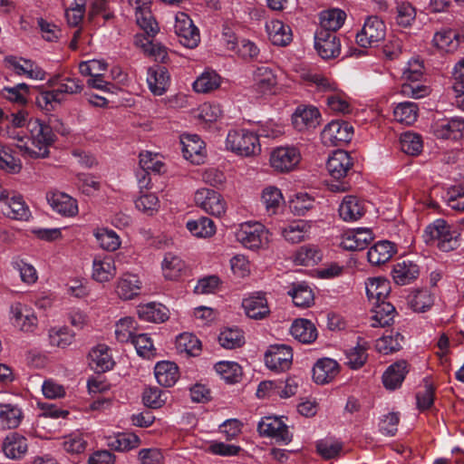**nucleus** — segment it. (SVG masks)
I'll return each instance as SVG.
<instances>
[{"mask_svg":"<svg viewBox=\"0 0 464 464\" xmlns=\"http://www.w3.org/2000/svg\"><path fill=\"white\" fill-rule=\"evenodd\" d=\"M52 83L57 85V89L54 91L57 92L59 97H62L63 94H78L83 91V83L78 78L55 76L52 80Z\"/></svg>","mask_w":464,"mask_h":464,"instance_id":"4d7b16f0","label":"nucleus"},{"mask_svg":"<svg viewBox=\"0 0 464 464\" xmlns=\"http://www.w3.org/2000/svg\"><path fill=\"white\" fill-rule=\"evenodd\" d=\"M242 306L246 314L255 320L263 319L270 313L267 300L261 293H256L245 298L242 302Z\"/></svg>","mask_w":464,"mask_h":464,"instance_id":"a878e982","label":"nucleus"},{"mask_svg":"<svg viewBox=\"0 0 464 464\" xmlns=\"http://www.w3.org/2000/svg\"><path fill=\"white\" fill-rule=\"evenodd\" d=\"M48 343L51 347L65 349L75 338V334L66 325H55L48 329Z\"/></svg>","mask_w":464,"mask_h":464,"instance_id":"58836bf2","label":"nucleus"},{"mask_svg":"<svg viewBox=\"0 0 464 464\" xmlns=\"http://www.w3.org/2000/svg\"><path fill=\"white\" fill-rule=\"evenodd\" d=\"M321 114L314 106H299L292 115V124L298 131L315 129L320 124Z\"/></svg>","mask_w":464,"mask_h":464,"instance_id":"a211bd4d","label":"nucleus"},{"mask_svg":"<svg viewBox=\"0 0 464 464\" xmlns=\"http://www.w3.org/2000/svg\"><path fill=\"white\" fill-rule=\"evenodd\" d=\"M218 343L225 349H236L245 343L244 333L238 328H226L218 335Z\"/></svg>","mask_w":464,"mask_h":464,"instance_id":"052dcab7","label":"nucleus"},{"mask_svg":"<svg viewBox=\"0 0 464 464\" xmlns=\"http://www.w3.org/2000/svg\"><path fill=\"white\" fill-rule=\"evenodd\" d=\"M226 149L237 156L258 155L261 145L258 135L246 129L230 130L226 138Z\"/></svg>","mask_w":464,"mask_h":464,"instance_id":"7ed1b4c3","label":"nucleus"},{"mask_svg":"<svg viewBox=\"0 0 464 464\" xmlns=\"http://www.w3.org/2000/svg\"><path fill=\"white\" fill-rule=\"evenodd\" d=\"M418 105L412 102H400L393 109L394 120L405 125L414 123L418 118Z\"/></svg>","mask_w":464,"mask_h":464,"instance_id":"09e8293b","label":"nucleus"},{"mask_svg":"<svg viewBox=\"0 0 464 464\" xmlns=\"http://www.w3.org/2000/svg\"><path fill=\"white\" fill-rule=\"evenodd\" d=\"M93 236L99 246L109 252H114L120 248L121 241L118 234L107 227H98L94 230Z\"/></svg>","mask_w":464,"mask_h":464,"instance_id":"de8ad7c7","label":"nucleus"},{"mask_svg":"<svg viewBox=\"0 0 464 464\" xmlns=\"http://www.w3.org/2000/svg\"><path fill=\"white\" fill-rule=\"evenodd\" d=\"M459 236L456 228L446 220L438 218L427 226L423 239L427 245L436 246L443 252H449L459 246Z\"/></svg>","mask_w":464,"mask_h":464,"instance_id":"f03ea898","label":"nucleus"},{"mask_svg":"<svg viewBox=\"0 0 464 464\" xmlns=\"http://www.w3.org/2000/svg\"><path fill=\"white\" fill-rule=\"evenodd\" d=\"M403 336L399 333L383 335L376 341V350L382 354H390L401 349Z\"/></svg>","mask_w":464,"mask_h":464,"instance_id":"e2e57ef3","label":"nucleus"},{"mask_svg":"<svg viewBox=\"0 0 464 464\" xmlns=\"http://www.w3.org/2000/svg\"><path fill=\"white\" fill-rule=\"evenodd\" d=\"M290 333L295 340L302 343H312L318 336L314 324L304 318L295 319L292 323Z\"/></svg>","mask_w":464,"mask_h":464,"instance_id":"2f4dec72","label":"nucleus"},{"mask_svg":"<svg viewBox=\"0 0 464 464\" xmlns=\"http://www.w3.org/2000/svg\"><path fill=\"white\" fill-rule=\"evenodd\" d=\"M385 34L386 26L383 21L377 16H369L356 34V42L362 47H372L383 40Z\"/></svg>","mask_w":464,"mask_h":464,"instance_id":"9d476101","label":"nucleus"},{"mask_svg":"<svg viewBox=\"0 0 464 464\" xmlns=\"http://www.w3.org/2000/svg\"><path fill=\"white\" fill-rule=\"evenodd\" d=\"M314 47L323 59H331L339 55L341 44L335 33L318 30L314 35Z\"/></svg>","mask_w":464,"mask_h":464,"instance_id":"dca6fc26","label":"nucleus"},{"mask_svg":"<svg viewBox=\"0 0 464 464\" xmlns=\"http://www.w3.org/2000/svg\"><path fill=\"white\" fill-rule=\"evenodd\" d=\"M260 436L275 440L277 443L287 445L292 441L293 434L282 418L263 417L257 425Z\"/></svg>","mask_w":464,"mask_h":464,"instance_id":"0eeeda50","label":"nucleus"},{"mask_svg":"<svg viewBox=\"0 0 464 464\" xmlns=\"http://www.w3.org/2000/svg\"><path fill=\"white\" fill-rule=\"evenodd\" d=\"M12 266L19 272L23 283L28 285L35 284L38 280V273L35 267L23 258H14Z\"/></svg>","mask_w":464,"mask_h":464,"instance_id":"69168bd1","label":"nucleus"},{"mask_svg":"<svg viewBox=\"0 0 464 464\" xmlns=\"http://www.w3.org/2000/svg\"><path fill=\"white\" fill-rule=\"evenodd\" d=\"M261 202L269 216L278 213L285 199L281 190L276 186L266 187L261 193Z\"/></svg>","mask_w":464,"mask_h":464,"instance_id":"c03bdc74","label":"nucleus"},{"mask_svg":"<svg viewBox=\"0 0 464 464\" xmlns=\"http://www.w3.org/2000/svg\"><path fill=\"white\" fill-rule=\"evenodd\" d=\"M295 306L305 308L314 304V295L312 289L305 283L294 284L288 291Z\"/></svg>","mask_w":464,"mask_h":464,"instance_id":"8fccbe9b","label":"nucleus"},{"mask_svg":"<svg viewBox=\"0 0 464 464\" xmlns=\"http://www.w3.org/2000/svg\"><path fill=\"white\" fill-rule=\"evenodd\" d=\"M137 314L141 320L150 323H163L169 319V309L155 302L140 304L137 308Z\"/></svg>","mask_w":464,"mask_h":464,"instance_id":"c9c22d12","label":"nucleus"},{"mask_svg":"<svg viewBox=\"0 0 464 464\" xmlns=\"http://www.w3.org/2000/svg\"><path fill=\"white\" fill-rule=\"evenodd\" d=\"M432 133L438 139L458 140L464 138V119L453 117L435 121Z\"/></svg>","mask_w":464,"mask_h":464,"instance_id":"4468645a","label":"nucleus"},{"mask_svg":"<svg viewBox=\"0 0 464 464\" xmlns=\"http://www.w3.org/2000/svg\"><path fill=\"white\" fill-rule=\"evenodd\" d=\"M91 367L96 372H107L114 365L110 348L103 343L92 347L89 353Z\"/></svg>","mask_w":464,"mask_h":464,"instance_id":"c85d7f7f","label":"nucleus"},{"mask_svg":"<svg viewBox=\"0 0 464 464\" xmlns=\"http://www.w3.org/2000/svg\"><path fill=\"white\" fill-rule=\"evenodd\" d=\"M293 351L286 344H276L270 346L265 353L266 365L276 372H284L292 365Z\"/></svg>","mask_w":464,"mask_h":464,"instance_id":"ddd939ff","label":"nucleus"},{"mask_svg":"<svg viewBox=\"0 0 464 464\" xmlns=\"http://www.w3.org/2000/svg\"><path fill=\"white\" fill-rule=\"evenodd\" d=\"M3 213L15 220L27 221L31 218L29 207L24 202L22 196L14 195L5 207H2Z\"/></svg>","mask_w":464,"mask_h":464,"instance_id":"37998d69","label":"nucleus"},{"mask_svg":"<svg viewBox=\"0 0 464 464\" xmlns=\"http://www.w3.org/2000/svg\"><path fill=\"white\" fill-rule=\"evenodd\" d=\"M353 166V161L348 152L337 150L328 158L326 168L335 179H341L346 177L348 171Z\"/></svg>","mask_w":464,"mask_h":464,"instance_id":"4be33fe9","label":"nucleus"},{"mask_svg":"<svg viewBox=\"0 0 464 464\" xmlns=\"http://www.w3.org/2000/svg\"><path fill=\"white\" fill-rule=\"evenodd\" d=\"M185 261L173 253H166L161 261V272L166 280L178 281L186 273Z\"/></svg>","mask_w":464,"mask_h":464,"instance_id":"393cba45","label":"nucleus"},{"mask_svg":"<svg viewBox=\"0 0 464 464\" xmlns=\"http://www.w3.org/2000/svg\"><path fill=\"white\" fill-rule=\"evenodd\" d=\"M373 240L370 228L358 227L344 231L340 239V246L345 250L360 251L366 248Z\"/></svg>","mask_w":464,"mask_h":464,"instance_id":"2eb2a0df","label":"nucleus"},{"mask_svg":"<svg viewBox=\"0 0 464 464\" xmlns=\"http://www.w3.org/2000/svg\"><path fill=\"white\" fill-rule=\"evenodd\" d=\"M23 418L22 410L14 404L0 403V429H14Z\"/></svg>","mask_w":464,"mask_h":464,"instance_id":"a18cd8bd","label":"nucleus"},{"mask_svg":"<svg viewBox=\"0 0 464 464\" xmlns=\"http://www.w3.org/2000/svg\"><path fill=\"white\" fill-rule=\"evenodd\" d=\"M345 13L340 9L324 11L320 15V29L335 33L344 23Z\"/></svg>","mask_w":464,"mask_h":464,"instance_id":"864d4df0","label":"nucleus"},{"mask_svg":"<svg viewBox=\"0 0 464 464\" xmlns=\"http://www.w3.org/2000/svg\"><path fill=\"white\" fill-rule=\"evenodd\" d=\"M147 82L154 95H162L169 85V74L165 67L155 66L148 69Z\"/></svg>","mask_w":464,"mask_h":464,"instance_id":"473e14b6","label":"nucleus"},{"mask_svg":"<svg viewBox=\"0 0 464 464\" xmlns=\"http://www.w3.org/2000/svg\"><path fill=\"white\" fill-rule=\"evenodd\" d=\"M186 227L193 236L201 238L210 237L216 233L215 223L207 217L188 220Z\"/></svg>","mask_w":464,"mask_h":464,"instance_id":"3c124183","label":"nucleus"},{"mask_svg":"<svg viewBox=\"0 0 464 464\" xmlns=\"http://www.w3.org/2000/svg\"><path fill=\"white\" fill-rule=\"evenodd\" d=\"M214 368L217 373L229 383L239 382L242 376V368L236 362L220 361L215 364Z\"/></svg>","mask_w":464,"mask_h":464,"instance_id":"5fc2aeb1","label":"nucleus"},{"mask_svg":"<svg viewBox=\"0 0 464 464\" xmlns=\"http://www.w3.org/2000/svg\"><path fill=\"white\" fill-rule=\"evenodd\" d=\"M116 262L112 256L98 255L92 260V278L98 283L110 282L116 275Z\"/></svg>","mask_w":464,"mask_h":464,"instance_id":"6ab92c4d","label":"nucleus"},{"mask_svg":"<svg viewBox=\"0 0 464 464\" xmlns=\"http://www.w3.org/2000/svg\"><path fill=\"white\" fill-rule=\"evenodd\" d=\"M221 81L220 75L216 71L206 70L193 82L192 88L198 93H208L218 89Z\"/></svg>","mask_w":464,"mask_h":464,"instance_id":"79ce46f5","label":"nucleus"},{"mask_svg":"<svg viewBox=\"0 0 464 464\" xmlns=\"http://www.w3.org/2000/svg\"><path fill=\"white\" fill-rule=\"evenodd\" d=\"M353 129L350 123L343 121H332L321 133L322 142L325 146H339L352 140Z\"/></svg>","mask_w":464,"mask_h":464,"instance_id":"f8f14e48","label":"nucleus"},{"mask_svg":"<svg viewBox=\"0 0 464 464\" xmlns=\"http://www.w3.org/2000/svg\"><path fill=\"white\" fill-rule=\"evenodd\" d=\"M338 373V362L330 358L319 359L313 367V379L318 384L332 382Z\"/></svg>","mask_w":464,"mask_h":464,"instance_id":"cd10ccee","label":"nucleus"},{"mask_svg":"<svg viewBox=\"0 0 464 464\" xmlns=\"http://www.w3.org/2000/svg\"><path fill=\"white\" fill-rule=\"evenodd\" d=\"M154 374L157 382L163 387H172L179 379L177 364L169 361L157 362L154 367Z\"/></svg>","mask_w":464,"mask_h":464,"instance_id":"72a5a7b5","label":"nucleus"},{"mask_svg":"<svg viewBox=\"0 0 464 464\" xmlns=\"http://www.w3.org/2000/svg\"><path fill=\"white\" fill-rule=\"evenodd\" d=\"M27 130L30 133L29 141L19 145L24 155L33 159L48 157L49 148L54 141L52 128L39 119H30Z\"/></svg>","mask_w":464,"mask_h":464,"instance_id":"f257e3e1","label":"nucleus"},{"mask_svg":"<svg viewBox=\"0 0 464 464\" xmlns=\"http://www.w3.org/2000/svg\"><path fill=\"white\" fill-rule=\"evenodd\" d=\"M395 246L387 240L374 244L367 253L368 260L372 265L380 266L389 261L395 254Z\"/></svg>","mask_w":464,"mask_h":464,"instance_id":"a19ab883","label":"nucleus"},{"mask_svg":"<svg viewBox=\"0 0 464 464\" xmlns=\"http://www.w3.org/2000/svg\"><path fill=\"white\" fill-rule=\"evenodd\" d=\"M138 323L130 316L121 318L115 324V338L120 343H131L138 334Z\"/></svg>","mask_w":464,"mask_h":464,"instance_id":"49530a36","label":"nucleus"},{"mask_svg":"<svg viewBox=\"0 0 464 464\" xmlns=\"http://www.w3.org/2000/svg\"><path fill=\"white\" fill-rule=\"evenodd\" d=\"M174 31L179 43L185 47L192 49L198 45L200 42L199 31L186 13L179 12L176 14Z\"/></svg>","mask_w":464,"mask_h":464,"instance_id":"1a4fd4ad","label":"nucleus"},{"mask_svg":"<svg viewBox=\"0 0 464 464\" xmlns=\"http://www.w3.org/2000/svg\"><path fill=\"white\" fill-rule=\"evenodd\" d=\"M310 228L311 225L308 222L297 220L282 227L280 233L285 241L291 244H297L308 237Z\"/></svg>","mask_w":464,"mask_h":464,"instance_id":"ea45409f","label":"nucleus"},{"mask_svg":"<svg viewBox=\"0 0 464 464\" xmlns=\"http://www.w3.org/2000/svg\"><path fill=\"white\" fill-rule=\"evenodd\" d=\"M27 449L26 439L16 432L7 435L3 442V451L5 455L11 459L23 458Z\"/></svg>","mask_w":464,"mask_h":464,"instance_id":"4c0bfd02","label":"nucleus"},{"mask_svg":"<svg viewBox=\"0 0 464 464\" xmlns=\"http://www.w3.org/2000/svg\"><path fill=\"white\" fill-rule=\"evenodd\" d=\"M142 288L140 276L132 273H123L115 282V294L123 300L129 301L137 297Z\"/></svg>","mask_w":464,"mask_h":464,"instance_id":"f3484780","label":"nucleus"},{"mask_svg":"<svg viewBox=\"0 0 464 464\" xmlns=\"http://www.w3.org/2000/svg\"><path fill=\"white\" fill-rule=\"evenodd\" d=\"M268 39L274 45L285 46L293 39L291 27L280 20H271L266 24Z\"/></svg>","mask_w":464,"mask_h":464,"instance_id":"c756f323","label":"nucleus"},{"mask_svg":"<svg viewBox=\"0 0 464 464\" xmlns=\"http://www.w3.org/2000/svg\"><path fill=\"white\" fill-rule=\"evenodd\" d=\"M61 444L67 453L81 454L87 447V440L82 433L75 431L64 436Z\"/></svg>","mask_w":464,"mask_h":464,"instance_id":"338daca9","label":"nucleus"},{"mask_svg":"<svg viewBox=\"0 0 464 464\" xmlns=\"http://www.w3.org/2000/svg\"><path fill=\"white\" fill-rule=\"evenodd\" d=\"M371 325L372 327H385L393 322L395 308L386 301L372 304Z\"/></svg>","mask_w":464,"mask_h":464,"instance_id":"e433bc0d","label":"nucleus"},{"mask_svg":"<svg viewBox=\"0 0 464 464\" xmlns=\"http://www.w3.org/2000/svg\"><path fill=\"white\" fill-rule=\"evenodd\" d=\"M182 145V153L186 160L193 164L203 162L205 156L204 142L197 134H185L180 138Z\"/></svg>","mask_w":464,"mask_h":464,"instance_id":"412c9836","label":"nucleus"},{"mask_svg":"<svg viewBox=\"0 0 464 464\" xmlns=\"http://www.w3.org/2000/svg\"><path fill=\"white\" fill-rule=\"evenodd\" d=\"M400 144L401 150L411 156L419 155L423 149V140L420 134L406 131L401 135Z\"/></svg>","mask_w":464,"mask_h":464,"instance_id":"bf43d9fd","label":"nucleus"},{"mask_svg":"<svg viewBox=\"0 0 464 464\" xmlns=\"http://www.w3.org/2000/svg\"><path fill=\"white\" fill-rule=\"evenodd\" d=\"M9 322L18 331L33 334L38 328V317L33 307L20 302L11 304Z\"/></svg>","mask_w":464,"mask_h":464,"instance_id":"423d86ee","label":"nucleus"},{"mask_svg":"<svg viewBox=\"0 0 464 464\" xmlns=\"http://www.w3.org/2000/svg\"><path fill=\"white\" fill-rule=\"evenodd\" d=\"M29 94V85L24 82L12 87H4L1 91V95L4 99L18 105L26 104Z\"/></svg>","mask_w":464,"mask_h":464,"instance_id":"13d9d810","label":"nucleus"},{"mask_svg":"<svg viewBox=\"0 0 464 464\" xmlns=\"http://www.w3.org/2000/svg\"><path fill=\"white\" fill-rule=\"evenodd\" d=\"M47 201L51 208L60 215L73 217L78 213L77 201L63 192L55 191L47 194Z\"/></svg>","mask_w":464,"mask_h":464,"instance_id":"b1692460","label":"nucleus"},{"mask_svg":"<svg viewBox=\"0 0 464 464\" xmlns=\"http://www.w3.org/2000/svg\"><path fill=\"white\" fill-rule=\"evenodd\" d=\"M253 88L257 95L268 96L277 93L279 76L273 68L261 65L253 73Z\"/></svg>","mask_w":464,"mask_h":464,"instance_id":"6e6552de","label":"nucleus"},{"mask_svg":"<svg viewBox=\"0 0 464 464\" xmlns=\"http://www.w3.org/2000/svg\"><path fill=\"white\" fill-rule=\"evenodd\" d=\"M433 303L434 298L427 289L416 290L409 296V304L415 312H425L432 306Z\"/></svg>","mask_w":464,"mask_h":464,"instance_id":"0e129e2a","label":"nucleus"},{"mask_svg":"<svg viewBox=\"0 0 464 464\" xmlns=\"http://www.w3.org/2000/svg\"><path fill=\"white\" fill-rule=\"evenodd\" d=\"M433 44L443 52H453L459 46V35L450 29H443L437 32L432 39Z\"/></svg>","mask_w":464,"mask_h":464,"instance_id":"603ef678","label":"nucleus"},{"mask_svg":"<svg viewBox=\"0 0 464 464\" xmlns=\"http://www.w3.org/2000/svg\"><path fill=\"white\" fill-rule=\"evenodd\" d=\"M420 275V268L416 263L411 260L397 262L392 270L393 281L400 285L411 284Z\"/></svg>","mask_w":464,"mask_h":464,"instance_id":"bb28decb","label":"nucleus"},{"mask_svg":"<svg viewBox=\"0 0 464 464\" xmlns=\"http://www.w3.org/2000/svg\"><path fill=\"white\" fill-rule=\"evenodd\" d=\"M237 239L246 248L256 250L269 243V231L259 222H246L236 233Z\"/></svg>","mask_w":464,"mask_h":464,"instance_id":"20e7f679","label":"nucleus"},{"mask_svg":"<svg viewBox=\"0 0 464 464\" xmlns=\"http://www.w3.org/2000/svg\"><path fill=\"white\" fill-rule=\"evenodd\" d=\"M135 17L137 24L147 34L149 37H153L159 33V24L154 19L149 6L136 10Z\"/></svg>","mask_w":464,"mask_h":464,"instance_id":"6e6d98bb","label":"nucleus"},{"mask_svg":"<svg viewBox=\"0 0 464 464\" xmlns=\"http://www.w3.org/2000/svg\"><path fill=\"white\" fill-rule=\"evenodd\" d=\"M302 160L300 150L293 145L275 148L269 158L271 168L280 173H288L295 170Z\"/></svg>","mask_w":464,"mask_h":464,"instance_id":"39448f33","label":"nucleus"},{"mask_svg":"<svg viewBox=\"0 0 464 464\" xmlns=\"http://www.w3.org/2000/svg\"><path fill=\"white\" fill-rule=\"evenodd\" d=\"M368 345L366 342H358L354 347L348 349L345 352L346 364L351 369L361 368L367 360Z\"/></svg>","mask_w":464,"mask_h":464,"instance_id":"680f3d73","label":"nucleus"},{"mask_svg":"<svg viewBox=\"0 0 464 464\" xmlns=\"http://www.w3.org/2000/svg\"><path fill=\"white\" fill-rule=\"evenodd\" d=\"M408 372V363L406 361L401 360L392 363L382 374V383L384 387L391 391L401 387Z\"/></svg>","mask_w":464,"mask_h":464,"instance_id":"7c9ffc66","label":"nucleus"},{"mask_svg":"<svg viewBox=\"0 0 464 464\" xmlns=\"http://www.w3.org/2000/svg\"><path fill=\"white\" fill-rule=\"evenodd\" d=\"M6 63L13 71L26 78L42 81L45 79L46 72L34 61L24 59L22 57L9 56L6 58Z\"/></svg>","mask_w":464,"mask_h":464,"instance_id":"aec40b11","label":"nucleus"},{"mask_svg":"<svg viewBox=\"0 0 464 464\" xmlns=\"http://www.w3.org/2000/svg\"><path fill=\"white\" fill-rule=\"evenodd\" d=\"M365 290L372 304L386 301L390 292V282L383 277L368 278L365 282Z\"/></svg>","mask_w":464,"mask_h":464,"instance_id":"f704fd0d","label":"nucleus"},{"mask_svg":"<svg viewBox=\"0 0 464 464\" xmlns=\"http://www.w3.org/2000/svg\"><path fill=\"white\" fill-rule=\"evenodd\" d=\"M316 450L325 459H334L343 450V443L334 438H324L316 442Z\"/></svg>","mask_w":464,"mask_h":464,"instance_id":"774afa93","label":"nucleus"},{"mask_svg":"<svg viewBox=\"0 0 464 464\" xmlns=\"http://www.w3.org/2000/svg\"><path fill=\"white\" fill-rule=\"evenodd\" d=\"M194 199L197 206L214 217H222L227 211V203L224 198L213 189L206 188L198 189Z\"/></svg>","mask_w":464,"mask_h":464,"instance_id":"9b49d317","label":"nucleus"},{"mask_svg":"<svg viewBox=\"0 0 464 464\" xmlns=\"http://www.w3.org/2000/svg\"><path fill=\"white\" fill-rule=\"evenodd\" d=\"M338 211L343 220L354 222L365 214V202L355 196H345L339 206Z\"/></svg>","mask_w":464,"mask_h":464,"instance_id":"5701e85b","label":"nucleus"}]
</instances>
